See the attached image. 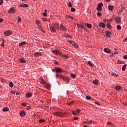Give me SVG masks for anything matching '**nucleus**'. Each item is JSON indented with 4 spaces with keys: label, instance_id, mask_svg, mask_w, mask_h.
<instances>
[{
    "label": "nucleus",
    "instance_id": "nucleus-1",
    "mask_svg": "<svg viewBox=\"0 0 127 127\" xmlns=\"http://www.w3.org/2000/svg\"><path fill=\"white\" fill-rule=\"evenodd\" d=\"M56 78H58V77H59V78H60L61 79H62L63 80H64V81H66V82H68V83L70 82V78L68 77L64 76L63 75H61L58 74H56Z\"/></svg>",
    "mask_w": 127,
    "mask_h": 127
},
{
    "label": "nucleus",
    "instance_id": "nucleus-2",
    "mask_svg": "<svg viewBox=\"0 0 127 127\" xmlns=\"http://www.w3.org/2000/svg\"><path fill=\"white\" fill-rule=\"evenodd\" d=\"M54 116L56 117H62V116H64L63 115V113L58 112L54 113Z\"/></svg>",
    "mask_w": 127,
    "mask_h": 127
},
{
    "label": "nucleus",
    "instance_id": "nucleus-3",
    "mask_svg": "<svg viewBox=\"0 0 127 127\" xmlns=\"http://www.w3.org/2000/svg\"><path fill=\"white\" fill-rule=\"evenodd\" d=\"M55 71H56L57 73H63V70H62V69H61V68H60V67H55Z\"/></svg>",
    "mask_w": 127,
    "mask_h": 127
},
{
    "label": "nucleus",
    "instance_id": "nucleus-4",
    "mask_svg": "<svg viewBox=\"0 0 127 127\" xmlns=\"http://www.w3.org/2000/svg\"><path fill=\"white\" fill-rule=\"evenodd\" d=\"M53 53H54L55 54H56L57 55H62V53H61V52L59 50H53L52 51Z\"/></svg>",
    "mask_w": 127,
    "mask_h": 127
},
{
    "label": "nucleus",
    "instance_id": "nucleus-5",
    "mask_svg": "<svg viewBox=\"0 0 127 127\" xmlns=\"http://www.w3.org/2000/svg\"><path fill=\"white\" fill-rule=\"evenodd\" d=\"M11 33H12L11 31L8 30L4 32V35H6V36H9V35H11Z\"/></svg>",
    "mask_w": 127,
    "mask_h": 127
},
{
    "label": "nucleus",
    "instance_id": "nucleus-6",
    "mask_svg": "<svg viewBox=\"0 0 127 127\" xmlns=\"http://www.w3.org/2000/svg\"><path fill=\"white\" fill-rule=\"evenodd\" d=\"M8 12L9 13H14L15 12V8L14 7L10 8Z\"/></svg>",
    "mask_w": 127,
    "mask_h": 127
},
{
    "label": "nucleus",
    "instance_id": "nucleus-7",
    "mask_svg": "<svg viewBox=\"0 0 127 127\" xmlns=\"http://www.w3.org/2000/svg\"><path fill=\"white\" fill-rule=\"evenodd\" d=\"M60 28L64 31H66V30H67V28H66V27L64 26V25H63L62 24H61L60 25Z\"/></svg>",
    "mask_w": 127,
    "mask_h": 127
},
{
    "label": "nucleus",
    "instance_id": "nucleus-8",
    "mask_svg": "<svg viewBox=\"0 0 127 127\" xmlns=\"http://www.w3.org/2000/svg\"><path fill=\"white\" fill-rule=\"evenodd\" d=\"M80 111H81V110L80 109H77L75 111H73L72 114H73V115H78V114H79V113H80Z\"/></svg>",
    "mask_w": 127,
    "mask_h": 127
},
{
    "label": "nucleus",
    "instance_id": "nucleus-9",
    "mask_svg": "<svg viewBox=\"0 0 127 127\" xmlns=\"http://www.w3.org/2000/svg\"><path fill=\"white\" fill-rule=\"evenodd\" d=\"M103 50L104 52H106V53H111V50H110L109 49L105 48Z\"/></svg>",
    "mask_w": 127,
    "mask_h": 127
},
{
    "label": "nucleus",
    "instance_id": "nucleus-10",
    "mask_svg": "<svg viewBox=\"0 0 127 127\" xmlns=\"http://www.w3.org/2000/svg\"><path fill=\"white\" fill-rule=\"evenodd\" d=\"M96 124V122H94L92 120H88L87 122H85V124Z\"/></svg>",
    "mask_w": 127,
    "mask_h": 127
},
{
    "label": "nucleus",
    "instance_id": "nucleus-11",
    "mask_svg": "<svg viewBox=\"0 0 127 127\" xmlns=\"http://www.w3.org/2000/svg\"><path fill=\"white\" fill-rule=\"evenodd\" d=\"M106 35L108 37H111L112 36V34H111V32L109 31H106Z\"/></svg>",
    "mask_w": 127,
    "mask_h": 127
},
{
    "label": "nucleus",
    "instance_id": "nucleus-12",
    "mask_svg": "<svg viewBox=\"0 0 127 127\" xmlns=\"http://www.w3.org/2000/svg\"><path fill=\"white\" fill-rule=\"evenodd\" d=\"M116 21L117 23H118V24L121 23V17L116 18Z\"/></svg>",
    "mask_w": 127,
    "mask_h": 127
},
{
    "label": "nucleus",
    "instance_id": "nucleus-13",
    "mask_svg": "<svg viewBox=\"0 0 127 127\" xmlns=\"http://www.w3.org/2000/svg\"><path fill=\"white\" fill-rule=\"evenodd\" d=\"M94 85H98L99 83V80L98 79H95L92 81Z\"/></svg>",
    "mask_w": 127,
    "mask_h": 127
},
{
    "label": "nucleus",
    "instance_id": "nucleus-14",
    "mask_svg": "<svg viewBox=\"0 0 127 127\" xmlns=\"http://www.w3.org/2000/svg\"><path fill=\"white\" fill-rule=\"evenodd\" d=\"M50 30L52 31V32H55L56 31V30H55V28H54V27H50Z\"/></svg>",
    "mask_w": 127,
    "mask_h": 127
},
{
    "label": "nucleus",
    "instance_id": "nucleus-15",
    "mask_svg": "<svg viewBox=\"0 0 127 127\" xmlns=\"http://www.w3.org/2000/svg\"><path fill=\"white\" fill-rule=\"evenodd\" d=\"M19 61L21 63H25V62H26V61H25V60L23 58H21L19 59Z\"/></svg>",
    "mask_w": 127,
    "mask_h": 127
},
{
    "label": "nucleus",
    "instance_id": "nucleus-16",
    "mask_svg": "<svg viewBox=\"0 0 127 127\" xmlns=\"http://www.w3.org/2000/svg\"><path fill=\"white\" fill-rule=\"evenodd\" d=\"M20 115L21 117H24L25 116V112L24 111H21L20 112Z\"/></svg>",
    "mask_w": 127,
    "mask_h": 127
},
{
    "label": "nucleus",
    "instance_id": "nucleus-17",
    "mask_svg": "<svg viewBox=\"0 0 127 127\" xmlns=\"http://www.w3.org/2000/svg\"><path fill=\"white\" fill-rule=\"evenodd\" d=\"M108 9L111 11L113 10L114 9V6L109 5L108 6Z\"/></svg>",
    "mask_w": 127,
    "mask_h": 127
},
{
    "label": "nucleus",
    "instance_id": "nucleus-18",
    "mask_svg": "<svg viewBox=\"0 0 127 127\" xmlns=\"http://www.w3.org/2000/svg\"><path fill=\"white\" fill-rule=\"evenodd\" d=\"M99 26L104 28L106 27V24H104L103 23H100L99 24Z\"/></svg>",
    "mask_w": 127,
    "mask_h": 127
},
{
    "label": "nucleus",
    "instance_id": "nucleus-19",
    "mask_svg": "<svg viewBox=\"0 0 127 127\" xmlns=\"http://www.w3.org/2000/svg\"><path fill=\"white\" fill-rule=\"evenodd\" d=\"M124 10H125V7H121V9L119 10L118 13H122Z\"/></svg>",
    "mask_w": 127,
    "mask_h": 127
},
{
    "label": "nucleus",
    "instance_id": "nucleus-20",
    "mask_svg": "<svg viewBox=\"0 0 127 127\" xmlns=\"http://www.w3.org/2000/svg\"><path fill=\"white\" fill-rule=\"evenodd\" d=\"M32 96V94L30 93H27L26 94V97H27V98H30V97H31Z\"/></svg>",
    "mask_w": 127,
    "mask_h": 127
},
{
    "label": "nucleus",
    "instance_id": "nucleus-21",
    "mask_svg": "<svg viewBox=\"0 0 127 127\" xmlns=\"http://www.w3.org/2000/svg\"><path fill=\"white\" fill-rule=\"evenodd\" d=\"M25 44H26V42H22L19 44V46H23V45H24Z\"/></svg>",
    "mask_w": 127,
    "mask_h": 127
},
{
    "label": "nucleus",
    "instance_id": "nucleus-22",
    "mask_svg": "<svg viewBox=\"0 0 127 127\" xmlns=\"http://www.w3.org/2000/svg\"><path fill=\"white\" fill-rule=\"evenodd\" d=\"M70 77H71L72 79H75V78H76V74L74 73H71Z\"/></svg>",
    "mask_w": 127,
    "mask_h": 127
},
{
    "label": "nucleus",
    "instance_id": "nucleus-23",
    "mask_svg": "<svg viewBox=\"0 0 127 127\" xmlns=\"http://www.w3.org/2000/svg\"><path fill=\"white\" fill-rule=\"evenodd\" d=\"M3 112H8L9 111V109L7 107H5L3 109Z\"/></svg>",
    "mask_w": 127,
    "mask_h": 127
},
{
    "label": "nucleus",
    "instance_id": "nucleus-24",
    "mask_svg": "<svg viewBox=\"0 0 127 127\" xmlns=\"http://www.w3.org/2000/svg\"><path fill=\"white\" fill-rule=\"evenodd\" d=\"M87 64H88V65H89V66H90V67H93V64L92 63V62L91 61H88L87 62Z\"/></svg>",
    "mask_w": 127,
    "mask_h": 127
},
{
    "label": "nucleus",
    "instance_id": "nucleus-25",
    "mask_svg": "<svg viewBox=\"0 0 127 127\" xmlns=\"http://www.w3.org/2000/svg\"><path fill=\"white\" fill-rule=\"evenodd\" d=\"M72 45H73V46H75L76 48H78V47H79V46H78V44H77V43L75 42L72 43Z\"/></svg>",
    "mask_w": 127,
    "mask_h": 127
},
{
    "label": "nucleus",
    "instance_id": "nucleus-26",
    "mask_svg": "<svg viewBox=\"0 0 127 127\" xmlns=\"http://www.w3.org/2000/svg\"><path fill=\"white\" fill-rule=\"evenodd\" d=\"M86 26H87V27H88V28H90V29L92 28V25H91V24L87 23V24H86Z\"/></svg>",
    "mask_w": 127,
    "mask_h": 127
},
{
    "label": "nucleus",
    "instance_id": "nucleus-27",
    "mask_svg": "<svg viewBox=\"0 0 127 127\" xmlns=\"http://www.w3.org/2000/svg\"><path fill=\"white\" fill-rule=\"evenodd\" d=\"M54 27L57 28V29H59V25L58 24H55L54 25Z\"/></svg>",
    "mask_w": 127,
    "mask_h": 127
},
{
    "label": "nucleus",
    "instance_id": "nucleus-28",
    "mask_svg": "<svg viewBox=\"0 0 127 127\" xmlns=\"http://www.w3.org/2000/svg\"><path fill=\"white\" fill-rule=\"evenodd\" d=\"M102 8L101 7H99V6H98V7L97 8V10L98 11H99V12L102 11Z\"/></svg>",
    "mask_w": 127,
    "mask_h": 127
},
{
    "label": "nucleus",
    "instance_id": "nucleus-29",
    "mask_svg": "<svg viewBox=\"0 0 127 127\" xmlns=\"http://www.w3.org/2000/svg\"><path fill=\"white\" fill-rule=\"evenodd\" d=\"M126 68H127V64H125L124 65H123V66L122 68V70L123 71H125V70H126Z\"/></svg>",
    "mask_w": 127,
    "mask_h": 127
},
{
    "label": "nucleus",
    "instance_id": "nucleus-30",
    "mask_svg": "<svg viewBox=\"0 0 127 127\" xmlns=\"http://www.w3.org/2000/svg\"><path fill=\"white\" fill-rule=\"evenodd\" d=\"M103 21L104 22H110V21H112V19H110V20L107 19H104L103 20Z\"/></svg>",
    "mask_w": 127,
    "mask_h": 127
},
{
    "label": "nucleus",
    "instance_id": "nucleus-31",
    "mask_svg": "<svg viewBox=\"0 0 127 127\" xmlns=\"http://www.w3.org/2000/svg\"><path fill=\"white\" fill-rule=\"evenodd\" d=\"M34 55H35V56H39V55H41V53L36 52V53H34Z\"/></svg>",
    "mask_w": 127,
    "mask_h": 127
},
{
    "label": "nucleus",
    "instance_id": "nucleus-32",
    "mask_svg": "<svg viewBox=\"0 0 127 127\" xmlns=\"http://www.w3.org/2000/svg\"><path fill=\"white\" fill-rule=\"evenodd\" d=\"M64 57V58H65L66 59H68V58H69V56L66 55H62V57Z\"/></svg>",
    "mask_w": 127,
    "mask_h": 127
},
{
    "label": "nucleus",
    "instance_id": "nucleus-33",
    "mask_svg": "<svg viewBox=\"0 0 127 127\" xmlns=\"http://www.w3.org/2000/svg\"><path fill=\"white\" fill-rule=\"evenodd\" d=\"M71 12H75L76 11V9L72 7L71 9Z\"/></svg>",
    "mask_w": 127,
    "mask_h": 127
},
{
    "label": "nucleus",
    "instance_id": "nucleus-34",
    "mask_svg": "<svg viewBox=\"0 0 127 127\" xmlns=\"http://www.w3.org/2000/svg\"><path fill=\"white\" fill-rule=\"evenodd\" d=\"M36 23L38 26V25H39V24H40V21L38 20H37L36 21Z\"/></svg>",
    "mask_w": 127,
    "mask_h": 127
},
{
    "label": "nucleus",
    "instance_id": "nucleus-35",
    "mask_svg": "<svg viewBox=\"0 0 127 127\" xmlns=\"http://www.w3.org/2000/svg\"><path fill=\"white\" fill-rule=\"evenodd\" d=\"M9 86L11 88H12L13 87V83L10 82V83H9Z\"/></svg>",
    "mask_w": 127,
    "mask_h": 127
},
{
    "label": "nucleus",
    "instance_id": "nucleus-36",
    "mask_svg": "<svg viewBox=\"0 0 127 127\" xmlns=\"http://www.w3.org/2000/svg\"><path fill=\"white\" fill-rule=\"evenodd\" d=\"M115 89H116V90H121V86H116V87H115Z\"/></svg>",
    "mask_w": 127,
    "mask_h": 127
},
{
    "label": "nucleus",
    "instance_id": "nucleus-37",
    "mask_svg": "<svg viewBox=\"0 0 127 127\" xmlns=\"http://www.w3.org/2000/svg\"><path fill=\"white\" fill-rule=\"evenodd\" d=\"M111 76H114V77H118L119 76L118 74L116 75V73H111Z\"/></svg>",
    "mask_w": 127,
    "mask_h": 127
},
{
    "label": "nucleus",
    "instance_id": "nucleus-38",
    "mask_svg": "<svg viewBox=\"0 0 127 127\" xmlns=\"http://www.w3.org/2000/svg\"><path fill=\"white\" fill-rule=\"evenodd\" d=\"M117 29L121 30L122 29V27H121V25H118L117 26Z\"/></svg>",
    "mask_w": 127,
    "mask_h": 127
},
{
    "label": "nucleus",
    "instance_id": "nucleus-39",
    "mask_svg": "<svg viewBox=\"0 0 127 127\" xmlns=\"http://www.w3.org/2000/svg\"><path fill=\"white\" fill-rule=\"evenodd\" d=\"M44 122H45V120H44V119H40V120H39V122H40V123H44Z\"/></svg>",
    "mask_w": 127,
    "mask_h": 127
},
{
    "label": "nucleus",
    "instance_id": "nucleus-40",
    "mask_svg": "<svg viewBox=\"0 0 127 127\" xmlns=\"http://www.w3.org/2000/svg\"><path fill=\"white\" fill-rule=\"evenodd\" d=\"M107 26L108 28H112V26H111L109 23H107Z\"/></svg>",
    "mask_w": 127,
    "mask_h": 127
},
{
    "label": "nucleus",
    "instance_id": "nucleus-41",
    "mask_svg": "<svg viewBox=\"0 0 127 127\" xmlns=\"http://www.w3.org/2000/svg\"><path fill=\"white\" fill-rule=\"evenodd\" d=\"M77 26H78V27H80V28H84V26L83 25H77Z\"/></svg>",
    "mask_w": 127,
    "mask_h": 127
},
{
    "label": "nucleus",
    "instance_id": "nucleus-42",
    "mask_svg": "<svg viewBox=\"0 0 127 127\" xmlns=\"http://www.w3.org/2000/svg\"><path fill=\"white\" fill-rule=\"evenodd\" d=\"M103 3H101L100 4H98V6L99 7H102V6H103Z\"/></svg>",
    "mask_w": 127,
    "mask_h": 127
},
{
    "label": "nucleus",
    "instance_id": "nucleus-43",
    "mask_svg": "<svg viewBox=\"0 0 127 127\" xmlns=\"http://www.w3.org/2000/svg\"><path fill=\"white\" fill-rule=\"evenodd\" d=\"M73 104H74L73 101H72L71 102H68L69 106H72V105H73Z\"/></svg>",
    "mask_w": 127,
    "mask_h": 127
},
{
    "label": "nucleus",
    "instance_id": "nucleus-44",
    "mask_svg": "<svg viewBox=\"0 0 127 127\" xmlns=\"http://www.w3.org/2000/svg\"><path fill=\"white\" fill-rule=\"evenodd\" d=\"M41 83H42V84H45V81H44L43 79H42L41 80Z\"/></svg>",
    "mask_w": 127,
    "mask_h": 127
},
{
    "label": "nucleus",
    "instance_id": "nucleus-45",
    "mask_svg": "<svg viewBox=\"0 0 127 127\" xmlns=\"http://www.w3.org/2000/svg\"><path fill=\"white\" fill-rule=\"evenodd\" d=\"M2 43L1 44V46L3 47L4 46V40H2Z\"/></svg>",
    "mask_w": 127,
    "mask_h": 127
},
{
    "label": "nucleus",
    "instance_id": "nucleus-46",
    "mask_svg": "<svg viewBox=\"0 0 127 127\" xmlns=\"http://www.w3.org/2000/svg\"><path fill=\"white\" fill-rule=\"evenodd\" d=\"M117 63L118 64H123V63L121 61H120V60H118Z\"/></svg>",
    "mask_w": 127,
    "mask_h": 127
},
{
    "label": "nucleus",
    "instance_id": "nucleus-47",
    "mask_svg": "<svg viewBox=\"0 0 127 127\" xmlns=\"http://www.w3.org/2000/svg\"><path fill=\"white\" fill-rule=\"evenodd\" d=\"M68 6H69V7H72V3L71 2H69Z\"/></svg>",
    "mask_w": 127,
    "mask_h": 127
},
{
    "label": "nucleus",
    "instance_id": "nucleus-48",
    "mask_svg": "<svg viewBox=\"0 0 127 127\" xmlns=\"http://www.w3.org/2000/svg\"><path fill=\"white\" fill-rule=\"evenodd\" d=\"M21 21V18L20 17H18V22H20Z\"/></svg>",
    "mask_w": 127,
    "mask_h": 127
},
{
    "label": "nucleus",
    "instance_id": "nucleus-49",
    "mask_svg": "<svg viewBox=\"0 0 127 127\" xmlns=\"http://www.w3.org/2000/svg\"><path fill=\"white\" fill-rule=\"evenodd\" d=\"M38 29H39V30L41 31V30L42 29V28L41 27V26L40 25H38Z\"/></svg>",
    "mask_w": 127,
    "mask_h": 127
},
{
    "label": "nucleus",
    "instance_id": "nucleus-50",
    "mask_svg": "<svg viewBox=\"0 0 127 127\" xmlns=\"http://www.w3.org/2000/svg\"><path fill=\"white\" fill-rule=\"evenodd\" d=\"M23 7H28V5L26 4H23Z\"/></svg>",
    "mask_w": 127,
    "mask_h": 127
},
{
    "label": "nucleus",
    "instance_id": "nucleus-51",
    "mask_svg": "<svg viewBox=\"0 0 127 127\" xmlns=\"http://www.w3.org/2000/svg\"><path fill=\"white\" fill-rule=\"evenodd\" d=\"M3 3V1L2 0H0V5H1Z\"/></svg>",
    "mask_w": 127,
    "mask_h": 127
},
{
    "label": "nucleus",
    "instance_id": "nucleus-52",
    "mask_svg": "<svg viewBox=\"0 0 127 127\" xmlns=\"http://www.w3.org/2000/svg\"><path fill=\"white\" fill-rule=\"evenodd\" d=\"M101 15H102V14H101V13H100V12L97 13V16H101Z\"/></svg>",
    "mask_w": 127,
    "mask_h": 127
},
{
    "label": "nucleus",
    "instance_id": "nucleus-53",
    "mask_svg": "<svg viewBox=\"0 0 127 127\" xmlns=\"http://www.w3.org/2000/svg\"><path fill=\"white\" fill-rule=\"evenodd\" d=\"M123 58H124V59H127V55H124V56H123Z\"/></svg>",
    "mask_w": 127,
    "mask_h": 127
},
{
    "label": "nucleus",
    "instance_id": "nucleus-54",
    "mask_svg": "<svg viewBox=\"0 0 127 127\" xmlns=\"http://www.w3.org/2000/svg\"><path fill=\"white\" fill-rule=\"evenodd\" d=\"M42 20H43V21H47V19L45 18H43L42 19Z\"/></svg>",
    "mask_w": 127,
    "mask_h": 127
},
{
    "label": "nucleus",
    "instance_id": "nucleus-55",
    "mask_svg": "<svg viewBox=\"0 0 127 127\" xmlns=\"http://www.w3.org/2000/svg\"><path fill=\"white\" fill-rule=\"evenodd\" d=\"M31 109V107L30 106H28L26 108L27 110H30Z\"/></svg>",
    "mask_w": 127,
    "mask_h": 127
},
{
    "label": "nucleus",
    "instance_id": "nucleus-56",
    "mask_svg": "<svg viewBox=\"0 0 127 127\" xmlns=\"http://www.w3.org/2000/svg\"><path fill=\"white\" fill-rule=\"evenodd\" d=\"M43 15L44 16H47V14H46V13H43Z\"/></svg>",
    "mask_w": 127,
    "mask_h": 127
},
{
    "label": "nucleus",
    "instance_id": "nucleus-57",
    "mask_svg": "<svg viewBox=\"0 0 127 127\" xmlns=\"http://www.w3.org/2000/svg\"><path fill=\"white\" fill-rule=\"evenodd\" d=\"M86 99L87 100H90V99H91V97H90V96H86Z\"/></svg>",
    "mask_w": 127,
    "mask_h": 127
},
{
    "label": "nucleus",
    "instance_id": "nucleus-58",
    "mask_svg": "<svg viewBox=\"0 0 127 127\" xmlns=\"http://www.w3.org/2000/svg\"><path fill=\"white\" fill-rule=\"evenodd\" d=\"M41 31L42 32H43V33H45V31H44V30H43V29H42L41 30Z\"/></svg>",
    "mask_w": 127,
    "mask_h": 127
},
{
    "label": "nucleus",
    "instance_id": "nucleus-59",
    "mask_svg": "<svg viewBox=\"0 0 127 127\" xmlns=\"http://www.w3.org/2000/svg\"><path fill=\"white\" fill-rule=\"evenodd\" d=\"M22 105L23 106H24V107H26V104H25V103H23Z\"/></svg>",
    "mask_w": 127,
    "mask_h": 127
},
{
    "label": "nucleus",
    "instance_id": "nucleus-60",
    "mask_svg": "<svg viewBox=\"0 0 127 127\" xmlns=\"http://www.w3.org/2000/svg\"><path fill=\"white\" fill-rule=\"evenodd\" d=\"M20 7H23V4H20Z\"/></svg>",
    "mask_w": 127,
    "mask_h": 127
},
{
    "label": "nucleus",
    "instance_id": "nucleus-61",
    "mask_svg": "<svg viewBox=\"0 0 127 127\" xmlns=\"http://www.w3.org/2000/svg\"><path fill=\"white\" fill-rule=\"evenodd\" d=\"M2 21H3V19L0 18V22H2Z\"/></svg>",
    "mask_w": 127,
    "mask_h": 127
},
{
    "label": "nucleus",
    "instance_id": "nucleus-62",
    "mask_svg": "<svg viewBox=\"0 0 127 127\" xmlns=\"http://www.w3.org/2000/svg\"><path fill=\"white\" fill-rule=\"evenodd\" d=\"M47 89H50V85H47Z\"/></svg>",
    "mask_w": 127,
    "mask_h": 127
},
{
    "label": "nucleus",
    "instance_id": "nucleus-63",
    "mask_svg": "<svg viewBox=\"0 0 127 127\" xmlns=\"http://www.w3.org/2000/svg\"><path fill=\"white\" fill-rule=\"evenodd\" d=\"M73 120H78V117H74Z\"/></svg>",
    "mask_w": 127,
    "mask_h": 127
},
{
    "label": "nucleus",
    "instance_id": "nucleus-64",
    "mask_svg": "<svg viewBox=\"0 0 127 127\" xmlns=\"http://www.w3.org/2000/svg\"><path fill=\"white\" fill-rule=\"evenodd\" d=\"M84 127H89V126L87 125L84 126Z\"/></svg>",
    "mask_w": 127,
    "mask_h": 127
}]
</instances>
